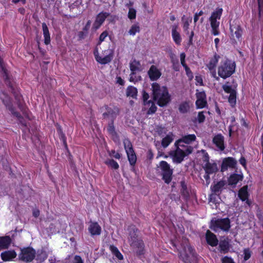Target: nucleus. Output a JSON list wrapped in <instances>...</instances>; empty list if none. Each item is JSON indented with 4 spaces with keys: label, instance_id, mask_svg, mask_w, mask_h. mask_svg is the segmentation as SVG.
I'll list each match as a JSON object with an SVG mask.
<instances>
[{
    "label": "nucleus",
    "instance_id": "42",
    "mask_svg": "<svg viewBox=\"0 0 263 263\" xmlns=\"http://www.w3.org/2000/svg\"><path fill=\"white\" fill-rule=\"evenodd\" d=\"M189 105L186 102H184L181 104L179 107V110L180 112L184 114L188 111L189 110Z\"/></svg>",
    "mask_w": 263,
    "mask_h": 263
},
{
    "label": "nucleus",
    "instance_id": "55",
    "mask_svg": "<svg viewBox=\"0 0 263 263\" xmlns=\"http://www.w3.org/2000/svg\"><path fill=\"white\" fill-rule=\"evenodd\" d=\"M87 33V32L84 30L83 31H80L78 33V36L80 40L83 39L86 36Z\"/></svg>",
    "mask_w": 263,
    "mask_h": 263
},
{
    "label": "nucleus",
    "instance_id": "14",
    "mask_svg": "<svg viewBox=\"0 0 263 263\" xmlns=\"http://www.w3.org/2000/svg\"><path fill=\"white\" fill-rule=\"evenodd\" d=\"M213 142L220 151L224 150V138L221 134L215 136L213 139Z\"/></svg>",
    "mask_w": 263,
    "mask_h": 263
},
{
    "label": "nucleus",
    "instance_id": "20",
    "mask_svg": "<svg viewBox=\"0 0 263 263\" xmlns=\"http://www.w3.org/2000/svg\"><path fill=\"white\" fill-rule=\"evenodd\" d=\"M206 174H213L218 170L216 163L207 162L203 167Z\"/></svg>",
    "mask_w": 263,
    "mask_h": 263
},
{
    "label": "nucleus",
    "instance_id": "58",
    "mask_svg": "<svg viewBox=\"0 0 263 263\" xmlns=\"http://www.w3.org/2000/svg\"><path fill=\"white\" fill-rule=\"evenodd\" d=\"M91 21L89 20L87 21L86 24L85 25V27L83 28V30L87 32L89 30L90 25H91Z\"/></svg>",
    "mask_w": 263,
    "mask_h": 263
},
{
    "label": "nucleus",
    "instance_id": "34",
    "mask_svg": "<svg viewBox=\"0 0 263 263\" xmlns=\"http://www.w3.org/2000/svg\"><path fill=\"white\" fill-rule=\"evenodd\" d=\"M107 130L109 134H110L112 136V139L115 141H116L119 140L117 134L115 131L112 122L109 124L108 126L107 127Z\"/></svg>",
    "mask_w": 263,
    "mask_h": 263
},
{
    "label": "nucleus",
    "instance_id": "5",
    "mask_svg": "<svg viewBox=\"0 0 263 263\" xmlns=\"http://www.w3.org/2000/svg\"><path fill=\"white\" fill-rule=\"evenodd\" d=\"M160 168L162 175V179L164 182L168 184L172 179L173 170L171 169L170 165L164 161H162L159 163Z\"/></svg>",
    "mask_w": 263,
    "mask_h": 263
},
{
    "label": "nucleus",
    "instance_id": "35",
    "mask_svg": "<svg viewBox=\"0 0 263 263\" xmlns=\"http://www.w3.org/2000/svg\"><path fill=\"white\" fill-rule=\"evenodd\" d=\"M181 192L182 195L185 198L187 199L190 196V191L187 189L186 184L184 181H182L181 182Z\"/></svg>",
    "mask_w": 263,
    "mask_h": 263
},
{
    "label": "nucleus",
    "instance_id": "37",
    "mask_svg": "<svg viewBox=\"0 0 263 263\" xmlns=\"http://www.w3.org/2000/svg\"><path fill=\"white\" fill-rule=\"evenodd\" d=\"M222 12V8H217L215 11L212 12L210 19L219 20L220 19Z\"/></svg>",
    "mask_w": 263,
    "mask_h": 263
},
{
    "label": "nucleus",
    "instance_id": "59",
    "mask_svg": "<svg viewBox=\"0 0 263 263\" xmlns=\"http://www.w3.org/2000/svg\"><path fill=\"white\" fill-rule=\"evenodd\" d=\"M237 163V161L234 158L231 157V169L235 168Z\"/></svg>",
    "mask_w": 263,
    "mask_h": 263
},
{
    "label": "nucleus",
    "instance_id": "7",
    "mask_svg": "<svg viewBox=\"0 0 263 263\" xmlns=\"http://www.w3.org/2000/svg\"><path fill=\"white\" fill-rule=\"evenodd\" d=\"M35 254V250L31 248L28 247L21 249L18 257L22 261L29 262L34 259Z\"/></svg>",
    "mask_w": 263,
    "mask_h": 263
},
{
    "label": "nucleus",
    "instance_id": "8",
    "mask_svg": "<svg viewBox=\"0 0 263 263\" xmlns=\"http://www.w3.org/2000/svg\"><path fill=\"white\" fill-rule=\"evenodd\" d=\"M218 74L223 79L230 77V63L227 61L218 68Z\"/></svg>",
    "mask_w": 263,
    "mask_h": 263
},
{
    "label": "nucleus",
    "instance_id": "39",
    "mask_svg": "<svg viewBox=\"0 0 263 263\" xmlns=\"http://www.w3.org/2000/svg\"><path fill=\"white\" fill-rule=\"evenodd\" d=\"M105 163L111 168L117 170L119 167L118 163L113 159H107L105 161Z\"/></svg>",
    "mask_w": 263,
    "mask_h": 263
},
{
    "label": "nucleus",
    "instance_id": "13",
    "mask_svg": "<svg viewBox=\"0 0 263 263\" xmlns=\"http://www.w3.org/2000/svg\"><path fill=\"white\" fill-rule=\"evenodd\" d=\"M3 102L14 116L17 117L18 119L22 118L21 115L15 110V109L11 103L10 99L7 96H6L5 99H3Z\"/></svg>",
    "mask_w": 263,
    "mask_h": 263
},
{
    "label": "nucleus",
    "instance_id": "36",
    "mask_svg": "<svg viewBox=\"0 0 263 263\" xmlns=\"http://www.w3.org/2000/svg\"><path fill=\"white\" fill-rule=\"evenodd\" d=\"M229 167H230V157L223 159L221 165V171L224 172L227 171Z\"/></svg>",
    "mask_w": 263,
    "mask_h": 263
},
{
    "label": "nucleus",
    "instance_id": "48",
    "mask_svg": "<svg viewBox=\"0 0 263 263\" xmlns=\"http://www.w3.org/2000/svg\"><path fill=\"white\" fill-rule=\"evenodd\" d=\"M108 34L107 31H104L101 34L99 37V41L98 43V45H100L101 42L104 41L105 39L107 36Z\"/></svg>",
    "mask_w": 263,
    "mask_h": 263
},
{
    "label": "nucleus",
    "instance_id": "21",
    "mask_svg": "<svg viewBox=\"0 0 263 263\" xmlns=\"http://www.w3.org/2000/svg\"><path fill=\"white\" fill-rule=\"evenodd\" d=\"M243 179V175L241 172L239 174L234 173L231 174V187H234L239 181Z\"/></svg>",
    "mask_w": 263,
    "mask_h": 263
},
{
    "label": "nucleus",
    "instance_id": "1",
    "mask_svg": "<svg viewBox=\"0 0 263 263\" xmlns=\"http://www.w3.org/2000/svg\"><path fill=\"white\" fill-rule=\"evenodd\" d=\"M153 100L160 107L167 105L171 101V96L167 89L165 86L160 87L157 83H153L152 85Z\"/></svg>",
    "mask_w": 263,
    "mask_h": 263
},
{
    "label": "nucleus",
    "instance_id": "41",
    "mask_svg": "<svg viewBox=\"0 0 263 263\" xmlns=\"http://www.w3.org/2000/svg\"><path fill=\"white\" fill-rule=\"evenodd\" d=\"M252 252L250 248H245L243 250V259L247 261L249 259L252 255Z\"/></svg>",
    "mask_w": 263,
    "mask_h": 263
},
{
    "label": "nucleus",
    "instance_id": "54",
    "mask_svg": "<svg viewBox=\"0 0 263 263\" xmlns=\"http://www.w3.org/2000/svg\"><path fill=\"white\" fill-rule=\"evenodd\" d=\"M185 148V149L184 150H183V151L185 153V156L186 155H188L192 153L193 148L192 146H186Z\"/></svg>",
    "mask_w": 263,
    "mask_h": 263
},
{
    "label": "nucleus",
    "instance_id": "15",
    "mask_svg": "<svg viewBox=\"0 0 263 263\" xmlns=\"http://www.w3.org/2000/svg\"><path fill=\"white\" fill-rule=\"evenodd\" d=\"M184 157L185 153L183 150L177 147L173 155V161L177 163H180L183 160Z\"/></svg>",
    "mask_w": 263,
    "mask_h": 263
},
{
    "label": "nucleus",
    "instance_id": "45",
    "mask_svg": "<svg viewBox=\"0 0 263 263\" xmlns=\"http://www.w3.org/2000/svg\"><path fill=\"white\" fill-rule=\"evenodd\" d=\"M136 11L135 9L133 8H130L129 9L128 13V17L130 20H133L136 18Z\"/></svg>",
    "mask_w": 263,
    "mask_h": 263
},
{
    "label": "nucleus",
    "instance_id": "31",
    "mask_svg": "<svg viewBox=\"0 0 263 263\" xmlns=\"http://www.w3.org/2000/svg\"><path fill=\"white\" fill-rule=\"evenodd\" d=\"M236 84H235L234 80L231 82V107L235 106L236 103V96L237 92L235 89L232 88V87H235Z\"/></svg>",
    "mask_w": 263,
    "mask_h": 263
},
{
    "label": "nucleus",
    "instance_id": "24",
    "mask_svg": "<svg viewBox=\"0 0 263 263\" xmlns=\"http://www.w3.org/2000/svg\"><path fill=\"white\" fill-rule=\"evenodd\" d=\"M129 67L131 72L141 71L142 70L140 62L136 59H134L130 62Z\"/></svg>",
    "mask_w": 263,
    "mask_h": 263
},
{
    "label": "nucleus",
    "instance_id": "6",
    "mask_svg": "<svg viewBox=\"0 0 263 263\" xmlns=\"http://www.w3.org/2000/svg\"><path fill=\"white\" fill-rule=\"evenodd\" d=\"M123 144L129 163L132 166H134L137 161V157L133 149L132 144L128 139L124 140Z\"/></svg>",
    "mask_w": 263,
    "mask_h": 263
},
{
    "label": "nucleus",
    "instance_id": "27",
    "mask_svg": "<svg viewBox=\"0 0 263 263\" xmlns=\"http://www.w3.org/2000/svg\"><path fill=\"white\" fill-rule=\"evenodd\" d=\"M177 26H173L172 28V36L175 43L180 45L181 42V37L180 33L177 31Z\"/></svg>",
    "mask_w": 263,
    "mask_h": 263
},
{
    "label": "nucleus",
    "instance_id": "16",
    "mask_svg": "<svg viewBox=\"0 0 263 263\" xmlns=\"http://www.w3.org/2000/svg\"><path fill=\"white\" fill-rule=\"evenodd\" d=\"M205 238L207 243L211 246H216L218 245V240L215 234L210 231L208 230L206 232Z\"/></svg>",
    "mask_w": 263,
    "mask_h": 263
},
{
    "label": "nucleus",
    "instance_id": "32",
    "mask_svg": "<svg viewBox=\"0 0 263 263\" xmlns=\"http://www.w3.org/2000/svg\"><path fill=\"white\" fill-rule=\"evenodd\" d=\"M174 135L172 133H170L165 137L162 139L161 145L164 148H166L173 141Z\"/></svg>",
    "mask_w": 263,
    "mask_h": 263
},
{
    "label": "nucleus",
    "instance_id": "53",
    "mask_svg": "<svg viewBox=\"0 0 263 263\" xmlns=\"http://www.w3.org/2000/svg\"><path fill=\"white\" fill-rule=\"evenodd\" d=\"M217 198V194H215L213 193L211 194L209 198V202L216 203V199Z\"/></svg>",
    "mask_w": 263,
    "mask_h": 263
},
{
    "label": "nucleus",
    "instance_id": "49",
    "mask_svg": "<svg viewBox=\"0 0 263 263\" xmlns=\"http://www.w3.org/2000/svg\"><path fill=\"white\" fill-rule=\"evenodd\" d=\"M203 113V111H200L198 113L197 120L199 123H203L205 120V117Z\"/></svg>",
    "mask_w": 263,
    "mask_h": 263
},
{
    "label": "nucleus",
    "instance_id": "62",
    "mask_svg": "<svg viewBox=\"0 0 263 263\" xmlns=\"http://www.w3.org/2000/svg\"><path fill=\"white\" fill-rule=\"evenodd\" d=\"M184 142H179V139L175 142V146L177 147H185L186 146L184 145Z\"/></svg>",
    "mask_w": 263,
    "mask_h": 263
},
{
    "label": "nucleus",
    "instance_id": "43",
    "mask_svg": "<svg viewBox=\"0 0 263 263\" xmlns=\"http://www.w3.org/2000/svg\"><path fill=\"white\" fill-rule=\"evenodd\" d=\"M149 98V95L148 93H147L145 91H143L142 93V99L143 101V104L144 105H149L151 104V103H152L151 100H148Z\"/></svg>",
    "mask_w": 263,
    "mask_h": 263
},
{
    "label": "nucleus",
    "instance_id": "3",
    "mask_svg": "<svg viewBox=\"0 0 263 263\" xmlns=\"http://www.w3.org/2000/svg\"><path fill=\"white\" fill-rule=\"evenodd\" d=\"M182 250L179 252L180 258L184 263L195 262L197 260L196 254L194 249L187 243L186 239H184L182 245Z\"/></svg>",
    "mask_w": 263,
    "mask_h": 263
},
{
    "label": "nucleus",
    "instance_id": "23",
    "mask_svg": "<svg viewBox=\"0 0 263 263\" xmlns=\"http://www.w3.org/2000/svg\"><path fill=\"white\" fill-rule=\"evenodd\" d=\"M225 185V182L223 181H220L218 182L217 183L215 184L214 185H212L211 186V189L212 192L215 194L218 195L219 193L222 191Z\"/></svg>",
    "mask_w": 263,
    "mask_h": 263
},
{
    "label": "nucleus",
    "instance_id": "47",
    "mask_svg": "<svg viewBox=\"0 0 263 263\" xmlns=\"http://www.w3.org/2000/svg\"><path fill=\"white\" fill-rule=\"evenodd\" d=\"M242 30L240 26H238L236 28V30L235 31V34L236 38L239 40L242 35Z\"/></svg>",
    "mask_w": 263,
    "mask_h": 263
},
{
    "label": "nucleus",
    "instance_id": "60",
    "mask_svg": "<svg viewBox=\"0 0 263 263\" xmlns=\"http://www.w3.org/2000/svg\"><path fill=\"white\" fill-rule=\"evenodd\" d=\"M183 29L185 31H187V33H189L188 29L189 27V23L187 21H186L184 22L183 24Z\"/></svg>",
    "mask_w": 263,
    "mask_h": 263
},
{
    "label": "nucleus",
    "instance_id": "56",
    "mask_svg": "<svg viewBox=\"0 0 263 263\" xmlns=\"http://www.w3.org/2000/svg\"><path fill=\"white\" fill-rule=\"evenodd\" d=\"M239 163L245 167L246 168V160L245 158L241 156L239 160Z\"/></svg>",
    "mask_w": 263,
    "mask_h": 263
},
{
    "label": "nucleus",
    "instance_id": "11",
    "mask_svg": "<svg viewBox=\"0 0 263 263\" xmlns=\"http://www.w3.org/2000/svg\"><path fill=\"white\" fill-rule=\"evenodd\" d=\"M197 100L196 105L198 108H202L207 104L206 100V95L204 91H201L196 93Z\"/></svg>",
    "mask_w": 263,
    "mask_h": 263
},
{
    "label": "nucleus",
    "instance_id": "4",
    "mask_svg": "<svg viewBox=\"0 0 263 263\" xmlns=\"http://www.w3.org/2000/svg\"><path fill=\"white\" fill-rule=\"evenodd\" d=\"M230 228V221L228 218L213 219L211 221L210 229L215 232L220 230L228 231Z\"/></svg>",
    "mask_w": 263,
    "mask_h": 263
},
{
    "label": "nucleus",
    "instance_id": "9",
    "mask_svg": "<svg viewBox=\"0 0 263 263\" xmlns=\"http://www.w3.org/2000/svg\"><path fill=\"white\" fill-rule=\"evenodd\" d=\"M110 52L108 53L107 55L105 56L104 58H102L99 55L98 49L97 48L94 50V55L95 56V58L96 61L100 63L101 64H106L109 63L112 58L113 54L112 52L109 51Z\"/></svg>",
    "mask_w": 263,
    "mask_h": 263
},
{
    "label": "nucleus",
    "instance_id": "10",
    "mask_svg": "<svg viewBox=\"0 0 263 263\" xmlns=\"http://www.w3.org/2000/svg\"><path fill=\"white\" fill-rule=\"evenodd\" d=\"M110 13L107 12H101L99 13L96 18V20L93 24V28L97 30L98 29L103 23L105 19L109 16Z\"/></svg>",
    "mask_w": 263,
    "mask_h": 263
},
{
    "label": "nucleus",
    "instance_id": "2",
    "mask_svg": "<svg viewBox=\"0 0 263 263\" xmlns=\"http://www.w3.org/2000/svg\"><path fill=\"white\" fill-rule=\"evenodd\" d=\"M128 241L133 251L138 256L143 254L144 247V243L142 240L138 237V229L135 226L132 225L128 227Z\"/></svg>",
    "mask_w": 263,
    "mask_h": 263
},
{
    "label": "nucleus",
    "instance_id": "26",
    "mask_svg": "<svg viewBox=\"0 0 263 263\" xmlns=\"http://www.w3.org/2000/svg\"><path fill=\"white\" fill-rule=\"evenodd\" d=\"M42 28L44 37V43L46 45H48L50 42V36L48 27L45 23L42 24Z\"/></svg>",
    "mask_w": 263,
    "mask_h": 263
},
{
    "label": "nucleus",
    "instance_id": "29",
    "mask_svg": "<svg viewBox=\"0 0 263 263\" xmlns=\"http://www.w3.org/2000/svg\"><path fill=\"white\" fill-rule=\"evenodd\" d=\"M218 62L217 58L215 57L214 58L211 59L209 63L207 65L209 70L211 71L213 77H216V72L214 70L215 67Z\"/></svg>",
    "mask_w": 263,
    "mask_h": 263
},
{
    "label": "nucleus",
    "instance_id": "44",
    "mask_svg": "<svg viewBox=\"0 0 263 263\" xmlns=\"http://www.w3.org/2000/svg\"><path fill=\"white\" fill-rule=\"evenodd\" d=\"M136 71L131 72L129 77V81L130 82H138L141 80V77L140 76H137L135 73Z\"/></svg>",
    "mask_w": 263,
    "mask_h": 263
},
{
    "label": "nucleus",
    "instance_id": "33",
    "mask_svg": "<svg viewBox=\"0 0 263 263\" xmlns=\"http://www.w3.org/2000/svg\"><path fill=\"white\" fill-rule=\"evenodd\" d=\"M137 93V89L134 86H128L126 89V94L127 97H131L133 99H136Z\"/></svg>",
    "mask_w": 263,
    "mask_h": 263
},
{
    "label": "nucleus",
    "instance_id": "50",
    "mask_svg": "<svg viewBox=\"0 0 263 263\" xmlns=\"http://www.w3.org/2000/svg\"><path fill=\"white\" fill-rule=\"evenodd\" d=\"M222 89L224 92L227 94L230 93V85L229 82L222 85Z\"/></svg>",
    "mask_w": 263,
    "mask_h": 263
},
{
    "label": "nucleus",
    "instance_id": "17",
    "mask_svg": "<svg viewBox=\"0 0 263 263\" xmlns=\"http://www.w3.org/2000/svg\"><path fill=\"white\" fill-rule=\"evenodd\" d=\"M248 190V186L246 185L242 186L238 191V196L242 201H245L249 198V194Z\"/></svg>",
    "mask_w": 263,
    "mask_h": 263
},
{
    "label": "nucleus",
    "instance_id": "57",
    "mask_svg": "<svg viewBox=\"0 0 263 263\" xmlns=\"http://www.w3.org/2000/svg\"><path fill=\"white\" fill-rule=\"evenodd\" d=\"M73 263H83V261L80 256L76 255L74 257V261Z\"/></svg>",
    "mask_w": 263,
    "mask_h": 263
},
{
    "label": "nucleus",
    "instance_id": "19",
    "mask_svg": "<svg viewBox=\"0 0 263 263\" xmlns=\"http://www.w3.org/2000/svg\"><path fill=\"white\" fill-rule=\"evenodd\" d=\"M88 231L91 235H99L101 233V228L97 222H93L90 224Z\"/></svg>",
    "mask_w": 263,
    "mask_h": 263
},
{
    "label": "nucleus",
    "instance_id": "51",
    "mask_svg": "<svg viewBox=\"0 0 263 263\" xmlns=\"http://www.w3.org/2000/svg\"><path fill=\"white\" fill-rule=\"evenodd\" d=\"M151 106L149 108V109H148V112H147L148 114H154L157 110V107L154 104V102H152V103H151Z\"/></svg>",
    "mask_w": 263,
    "mask_h": 263
},
{
    "label": "nucleus",
    "instance_id": "40",
    "mask_svg": "<svg viewBox=\"0 0 263 263\" xmlns=\"http://www.w3.org/2000/svg\"><path fill=\"white\" fill-rule=\"evenodd\" d=\"M140 27L138 24L133 25L128 31V33L131 35H135L137 32H140Z\"/></svg>",
    "mask_w": 263,
    "mask_h": 263
},
{
    "label": "nucleus",
    "instance_id": "38",
    "mask_svg": "<svg viewBox=\"0 0 263 263\" xmlns=\"http://www.w3.org/2000/svg\"><path fill=\"white\" fill-rule=\"evenodd\" d=\"M110 250L112 253L119 260H122L123 259V255L118 250V248L113 245L110 246Z\"/></svg>",
    "mask_w": 263,
    "mask_h": 263
},
{
    "label": "nucleus",
    "instance_id": "22",
    "mask_svg": "<svg viewBox=\"0 0 263 263\" xmlns=\"http://www.w3.org/2000/svg\"><path fill=\"white\" fill-rule=\"evenodd\" d=\"M16 256V253L13 250L7 251L2 253L1 257L4 261H9Z\"/></svg>",
    "mask_w": 263,
    "mask_h": 263
},
{
    "label": "nucleus",
    "instance_id": "64",
    "mask_svg": "<svg viewBox=\"0 0 263 263\" xmlns=\"http://www.w3.org/2000/svg\"><path fill=\"white\" fill-rule=\"evenodd\" d=\"M117 83L120 85H124V81L121 77H119L117 78Z\"/></svg>",
    "mask_w": 263,
    "mask_h": 263
},
{
    "label": "nucleus",
    "instance_id": "61",
    "mask_svg": "<svg viewBox=\"0 0 263 263\" xmlns=\"http://www.w3.org/2000/svg\"><path fill=\"white\" fill-rule=\"evenodd\" d=\"M186 74L190 79H192L193 78V74L190 68L188 70H185Z\"/></svg>",
    "mask_w": 263,
    "mask_h": 263
},
{
    "label": "nucleus",
    "instance_id": "18",
    "mask_svg": "<svg viewBox=\"0 0 263 263\" xmlns=\"http://www.w3.org/2000/svg\"><path fill=\"white\" fill-rule=\"evenodd\" d=\"M11 242L9 236L0 237V250L8 248Z\"/></svg>",
    "mask_w": 263,
    "mask_h": 263
},
{
    "label": "nucleus",
    "instance_id": "12",
    "mask_svg": "<svg viewBox=\"0 0 263 263\" xmlns=\"http://www.w3.org/2000/svg\"><path fill=\"white\" fill-rule=\"evenodd\" d=\"M147 73L151 81H156L161 76V72L155 65L151 66Z\"/></svg>",
    "mask_w": 263,
    "mask_h": 263
},
{
    "label": "nucleus",
    "instance_id": "46",
    "mask_svg": "<svg viewBox=\"0 0 263 263\" xmlns=\"http://www.w3.org/2000/svg\"><path fill=\"white\" fill-rule=\"evenodd\" d=\"M258 6V14L259 16L263 15V0H257Z\"/></svg>",
    "mask_w": 263,
    "mask_h": 263
},
{
    "label": "nucleus",
    "instance_id": "25",
    "mask_svg": "<svg viewBox=\"0 0 263 263\" xmlns=\"http://www.w3.org/2000/svg\"><path fill=\"white\" fill-rule=\"evenodd\" d=\"M211 26L212 28V33L214 35H217L219 34V32L218 31L219 22L218 20L210 19Z\"/></svg>",
    "mask_w": 263,
    "mask_h": 263
},
{
    "label": "nucleus",
    "instance_id": "28",
    "mask_svg": "<svg viewBox=\"0 0 263 263\" xmlns=\"http://www.w3.org/2000/svg\"><path fill=\"white\" fill-rule=\"evenodd\" d=\"M196 139V137L194 134L187 135L183 136L179 139V142H184L185 144H190L192 142L195 141Z\"/></svg>",
    "mask_w": 263,
    "mask_h": 263
},
{
    "label": "nucleus",
    "instance_id": "63",
    "mask_svg": "<svg viewBox=\"0 0 263 263\" xmlns=\"http://www.w3.org/2000/svg\"><path fill=\"white\" fill-rule=\"evenodd\" d=\"M222 263H230V258L225 256L222 258Z\"/></svg>",
    "mask_w": 263,
    "mask_h": 263
},
{
    "label": "nucleus",
    "instance_id": "52",
    "mask_svg": "<svg viewBox=\"0 0 263 263\" xmlns=\"http://www.w3.org/2000/svg\"><path fill=\"white\" fill-rule=\"evenodd\" d=\"M109 155L110 156H112L113 157L115 158L116 159H119L121 157V155L118 153H116L115 150H111L110 152H109Z\"/></svg>",
    "mask_w": 263,
    "mask_h": 263
},
{
    "label": "nucleus",
    "instance_id": "30",
    "mask_svg": "<svg viewBox=\"0 0 263 263\" xmlns=\"http://www.w3.org/2000/svg\"><path fill=\"white\" fill-rule=\"evenodd\" d=\"M219 248L221 253H226L229 250V243L228 240H221L219 242Z\"/></svg>",
    "mask_w": 263,
    "mask_h": 263
}]
</instances>
